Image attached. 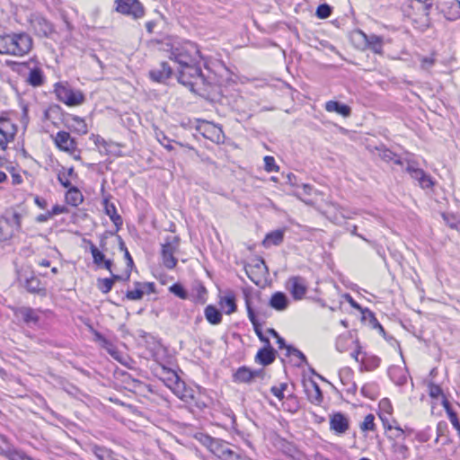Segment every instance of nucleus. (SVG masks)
Returning <instances> with one entry per match:
<instances>
[{
    "instance_id": "obj_24",
    "label": "nucleus",
    "mask_w": 460,
    "mask_h": 460,
    "mask_svg": "<svg viewBox=\"0 0 460 460\" xmlns=\"http://www.w3.org/2000/svg\"><path fill=\"white\" fill-rule=\"evenodd\" d=\"M231 449L232 448L226 441L219 438H215L208 450L219 459L225 460Z\"/></svg>"
},
{
    "instance_id": "obj_17",
    "label": "nucleus",
    "mask_w": 460,
    "mask_h": 460,
    "mask_svg": "<svg viewBox=\"0 0 460 460\" xmlns=\"http://www.w3.org/2000/svg\"><path fill=\"white\" fill-rule=\"evenodd\" d=\"M288 285V290L295 300H301L307 292V282L301 276L289 278Z\"/></svg>"
},
{
    "instance_id": "obj_25",
    "label": "nucleus",
    "mask_w": 460,
    "mask_h": 460,
    "mask_svg": "<svg viewBox=\"0 0 460 460\" xmlns=\"http://www.w3.org/2000/svg\"><path fill=\"white\" fill-rule=\"evenodd\" d=\"M289 301L287 295L283 292L277 291L272 294L269 305L277 311H284L288 306Z\"/></svg>"
},
{
    "instance_id": "obj_37",
    "label": "nucleus",
    "mask_w": 460,
    "mask_h": 460,
    "mask_svg": "<svg viewBox=\"0 0 460 460\" xmlns=\"http://www.w3.org/2000/svg\"><path fill=\"white\" fill-rule=\"evenodd\" d=\"M4 223L7 227L13 229L14 233L20 232L22 228V215L17 211H13L10 217L4 218Z\"/></svg>"
},
{
    "instance_id": "obj_27",
    "label": "nucleus",
    "mask_w": 460,
    "mask_h": 460,
    "mask_svg": "<svg viewBox=\"0 0 460 460\" xmlns=\"http://www.w3.org/2000/svg\"><path fill=\"white\" fill-rule=\"evenodd\" d=\"M285 230L277 229L268 233L262 241L264 247H270V245L278 246L283 243Z\"/></svg>"
},
{
    "instance_id": "obj_36",
    "label": "nucleus",
    "mask_w": 460,
    "mask_h": 460,
    "mask_svg": "<svg viewBox=\"0 0 460 460\" xmlns=\"http://www.w3.org/2000/svg\"><path fill=\"white\" fill-rule=\"evenodd\" d=\"M379 156L385 162H394L395 164L402 166L404 164V161L398 155L394 153L390 149L382 148L379 149Z\"/></svg>"
},
{
    "instance_id": "obj_55",
    "label": "nucleus",
    "mask_w": 460,
    "mask_h": 460,
    "mask_svg": "<svg viewBox=\"0 0 460 460\" xmlns=\"http://www.w3.org/2000/svg\"><path fill=\"white\" fill-rule=\"evenodd\" d=\"M380 361L381 359L378 357L372 356L366 362H364L365 367L368 371L374 370L379 367Z\"/></svg>"
},
{
    "instance_id": "obj_34",
    "label": "nucleus",
    "mask_w": 460,
    "mask_h": 460,
    "mask_svg": "<svg viewBox=\"0 0 460 460\" xmlns=\"http://www.w3.org/2000/svg\"><path fill=\"white\" fill-rule=\"evenodd\" d=\"M117 240H118V243H119V249L123 252L124 253V258L127 261V270H126V279H129L130 278V272L134 267V261H133V259H132V256L130 255L126 244H125V242L123 241L122 237L120 235H118L117 234Z\"/></svg>"
},
{
    "instance_id": "obj_11",
    "label": "nucleus",
    "mask_w": 460,
    "mask_h": 460,
    "mask_svg": "<svg viewBox=\"0 0 460 460\" xmlns=\"http://www.w3.org/2000/svg\"><path fill=\"white\" fill-rule=\"evenodd\" d=\"M171 391L181 401L189 403L194 402L196 406L199 409H202L205 404L199 403L196 401L195 398V391L188 386L182 379L172 387Z\"/></svg>"
},
{
    "instance_id": "obj_40",
    "label": "nucleus",
    "mask_w": 460,
    "mask_h": 460,
    "mask_svg": "<svg viewBox=\"0 0 460 460\" xmlns=\"http://www.w3.org/2000/svg\"><path fill=\"white\" fill-rule=\"evenodd\" d=\"M90 252L93 256V263L97 266H102L105 260V255L102 251L99 250L92 241H88Z\"/></svg>"
},
{
    "instance_id": "obj_31",
    "label": "nucleus",
    "mask_w": 460,
    "mask_h": 460,
    "mask_svg": "<svg viewBox=\"0 0 460 460\" xmlns=\"http://www.w3.org/2000/svg\"><path fill=\"white\" fill-rule=\"evenodd\" d=\"M309 385L312 387V390H310L309 387H307L305 389V391L307 393L308 400L312 403L319 405L320 403H322V402L323 400V395L322 390H321L320 386L318 385V384L316 382H314V380H310Z\"/></svg>"
},
{
    "instance_id": "obj_5",
    "label": "nucleus",
    "mask_w": 460,
    "mask_h": 460,
    "mask_svg": "<svg viewBox=\"0 0 460 460\" xmlns=\"http://www.w3.org/2000/svg\"><path fill=\"white\" fill-rule=\"evenodd\" d=\"M55 93L58 99L67 106L80 105L85 100L84 94L81 91L72 89L67 83H57Z\"/></svg>"
},
{
    "instance_id": "obj_47",
    "label": "nucleus",
    "mask_w": 460,
    "mask_h": 460,
    "mask_svg": "<svg viewBox=\"0 0 460 460\" xmlns=\"http://www.w3.org/2000/svg\"><path fill=\"white\" fill-rule=\"evenodd\" d=\"M169 290L171 293H172L174 296L181 298L186 299L188 297V292L184 288V287L181 283H174L170 288Z\"/></svg>"
},
{
    "instance_id": "obj_30",
    "label": "nucleus",
    "mask_w": 460,
    "mask_h": 460,
    "mask_svg": "<svg viewBox=\"0 0 460 460\" xmlns=\"http://www.w3.org/2000/svg\"><path fill=\"white\" fill-rule=\"evenodd\" d=\"M161 375L164 385L170 390L174 386V384L176 385L181 379L179 375L174 370L164 366L162 367Z\"/></svg>"
},
{
    "instance_id": "obj_29",
    "label": "nucleus",
    "mask_w": 460,
    "mask_h": 460,
    "mask_svg": "<svg viewBox=\"0 0 460 460\" xmlns=\"http://www.w3.org/2000/svg\"><path fill=\"white\" fill-rule=\"evenodd\" d=\"M252 369L246 366L238 367L233 374V382L238 384H250L252 379Z\"/></svg>"
},
{
    "instance_id": "obj_54",
    "label": "nucleus",
    "mask_w": 460,
    "mask_h": 460,
    "mask_svg": "<svg viewBox=\"0 0 460 460\" xmlns=\"http://www.w3.org/2000/svg\"><path fill=\"white\" fill-rule=\"evenodd\" d=\"M93 143L95 144V146H102L106 153H108V147L111 146V142H108L106 141L102 137H101L100 135H94L93 134L92 137H90Z\"/></svg>"
},
{
    "instance_id": "obj_35",
    "label": "nucleus",
    "mask_w": 460,
    "mask_h": 460,
    "mask_svg": "<svg viewBox=\"0 0 460 460\" xmlns=\"http://www.w3.org/2000/svg\"><path fill=\"white\" fill-rule=\"evenodd\" d=\"M27 82L29 84L34 87L42 85L44 83V75L42 70L38 67L31 69Z\"/></svg>"
},
{
    "instance_id": "obj_22",
    "label": "nucleus",
    "mask_w": 460,
    "mask_h": 460,
    "mask_svg": "<svg viewBox=\"0 0 460 460\" xmlns=\"http://www.w3.org/2000/svg\"><path fill=\"white\" fill-rule=\"evenodd\" d=\"M245 305H246V309H247L248 318L253 326V330H254L256 335L258 336L259 340L261 342L267 343L268 341H270V339L263 334L262 330H261V325L256 317V314L251 305V302L248 297H246V299H245Z\"/></svg>"
},
{
    "instance_id": "obj_13",
    "label": "nucleus",
    "mask_w": 460,
    "mask_h": 460,
    "mask_svg": "<svg viewBox=\"0 0 460 460\" xmlns=\"http://www.w3.org/2000/svg\"><path fill=\"white\" fill-rule=\"evenodd\" d=\"M12 38H13L12 47L13 56H23L31 50L32 40L27 33H13Z\"/></svg>"
},
{
    "instance_id": "obj_59",
    "label": "nucleus",
    "mask_w": 460,
    "mask_h": 460,
    "mask_svg": "<svg viewBox=\"0 0 460 460\" xmlns=\"http://www.w3.org/2000/svg\"><path fill=\"white\" fill-rule=\"evenodd\" d=\"M157 140L167 150L172 151L173 149V146L170 144V140L163 132L157 134Z\"/></svg>"
},
{
    "instance_id": "obj_58",
    "label": "nucleus",
    "mask_w": 460,
    "mask_h": 460,
    "mask_svg": "<svg viewBox=\"0 0 460 460\" xmlns=\"http://www.w3.org/2000/svg\"><path fill=\"white\" fill-rule=\"evenodd\" d=\"M14 234L13 229L5 230L4 226L0 225V240L7 241L10 240Z\"/></svg>"
},
{
    "instance_id": "obj_9",
    "label": "nucleus",
    "mask_w": 460,
    "mask_h": 460,
    "mask_svg": "<svg viewBox=\"0 0 460 460\" xmlns=\"http://www.w3.org/2000/svg\"><path fill=\"white\" fill-rule=\"evenodd\" d=\"M13 315L22 321L28 327H34L39 324V311L30 306H19L12 308Z\"/></svg>"
},
{
    "instance_id": "obj_19",
    "label": "nucleus",
    "mask_w": 460,
    "mask_h": 460,
    "mask_svg": "<svg viewBox=\"0 0 460 460\" xmlns=\"http://www.w3.org/2000/svg\"><path fill=\"white\" fill-rule=\"evenodd\" d=\"M172 75V69L170 65L163 61L158 67H155L149 71V78L156 83L164 84Z\"/></svg>"
},
{
    "instance_id": "obj_28",
    "label": "nucleus",
    "mask_w": 460,
    "mask_h": 460,
    "mask_svg": "<svg viewBox=\"0 0 460 460\" xmlns=\"http://www.w3.org/2000/svg\"><path fill=\"white\" fill-rule=\"evenodd\" d=\"M365 39L366 44L374 53L381 54L383 51V38L375 34L367 35L360 32Z\"/></svg>"
},
{
    "instance_id": "obj_41",
    "label": "nucleus",
    "mask_w": 460,
    "mask_h": 460,
    "mask_svg": "<svg viewBox=\"0 0 460 460\" xmlns=\"http://www.w3.org/2000/svg\"><path fill=\"white\" fill-rule=\"evenodd\" d=\"M222 130L220 128H216L213 125H208V128L202 133V135L213 142H219L221 138Z\"/></svg>"
},
{
    "instance_id": "obj_12",
    "label": "nucleus",
    "mask_w": 460,
    "mask_h": 460,
    "mask_svg": "<svg viewBox=\"0 0 460 460\" xmlns=\"http://www.w3.org/2000/svg\"><path fill=\"white\" fill-rule=\"evenodd\" d=\"M437 9L448 21H456L460 18L459 0H438Z\"/></svg>"
},
{
    "instance_id": "obj_33",
    "label": "nucleus",
    "mask_w": 460,
    "mask_h": 460,
    "mask_svg": "<svg viewBox=\"0 0 460 460\" xmlns=\"http://www.w3.org/2000/svg\"><path fill=\"white\" fill-rule=\"evenodd\" d=\"M352 372L350 369H345L340 372V379L344 385H347L346 393L354 395L358 390L355 382L352 381Z\"/></svg>"
},
{
    "instance_id": "obj_57",
    "label": "nucleus",
    "mask_w": 460,
    "mask_h": 460,
    "mask_svg": "<svg viewBox=\"0 0 460 460\" xmlns=\"http://www.w3.org/2000/svg\"><path fill=\"white\" fill-rule=\"evenodd\" d=\"M378 416L383 423L384 429L385 430H394V426L392 424V420H390L391 415H385V413H378Z\"/></svg>"
},
{
    "instance_id": "obj_62",
    "label": "nucleus",
    "mask_w": 460,
    "mask_h": 460,
    "mask_svg": "<svg viewBox=\"0 0 460 460\" xmlns=\"http://www.w3.org/2000/svg\"><path fill=\"white\" fill-rule=\"evenodd\" d=\"M51 217L56 215L63 214L67 212V208L65 206L55 205L52 207L51 210H49Z\"/></svg>"
},
{
    "instance_id": "obj_32",
    "label": "nucleus",
    "mask_w": 460,
    "mask_h": 460,
    "mask_svg": "<svg viewBox=\"0 0 460 460\" xmlns=\"http://www.w3.org/2000/svg\"><path fill=\"white\" fill-rule=\"evenodd\" d=\"M204 314L206 320L212 325H217L222 322V313L213 305L205 307Z\"/></svg>"
},
{
    "instance_id": "obj_18",
    "label": "nucleus",
    "mask_w": 460,
    "mask_h": 460,
    "mask_svg": "<svg viewBox=\"0 0 460 460\" xmlns=\"http://www.w3.org/2000/svg\"><path fill=\"white\" fill-rule=\"evenodd\" d=\"M277 350L271 346L270 341L264 343L255 355L254 360L256 363L266 367L272 364L277 357Z\"/></svg>"
},
{
    "instance_id": "obj_20",
    "label": "nucleus",
    "mask_w": 460,
    "mask_h": 460,
    "mask_svg": "<svg viewBox=\"0 0 460 460\" xmlns=\"http://www.w3.org/2000/svg\"><path fill=\"white\" fill-rule=\"evenodd\" d=\"M349 428V419L341 412L333 413L330 418V429L336 434H344Z\"/></svg>"
},
{
    "instance_id": "obj_23",
    "label": "nucleus",
    "mask_w": 460,
    "mask_h": 460,
    "mask_svg": "<svg viewBox=\"0 0 460 460\" xmlns=\"http://www.w3.org/2000/svg\"><path fill=\"white\" fill-rule=\"evenodd\" d=\"M104 211L115 226V232H119L123 225V219L120 215L117 213V208L113 203L109 202L107 199L103 200Z\"/></svg>"
},
{
    "instance_id": "obj_42",
    "label": "nucleus",
    "mask_w": 460,
    "mask_h": 460,
    "mask_svg": "<svg viewBox=\"0 0 460 460\" xmlns=\"http://www.w3.org/2000/svg\"><path fill=\"white\" fill-rule=\"evenodd\" d=\"M93 452L99 460H117L112 457L111 452L105 447L94 446Z\"/></svg>"
},
{
    "instance_id": "obj_1",
    "label": "nucleus",
    "mask_w": 460,
    "mask_h": 460,
    "mask_svg": "<svg viewBox=\"0 0 460 460\" xmlns=\"http://www.w3.org/2000/svg\"><path fill=\"white\" fill-rule=\"evenodd\" d=\"M169 58L179 65L178 82L192 93H208L220 84L197 43L186 40L172 45Z\"/></svg>"
},
{
    "instance_id": "obj_51",
    "label": "nucleus",
    "mask_w": 460,
    "mask_h": 460,
    "mask_svg": "<svg viewBox=\"0 0 460 460\" xmlns=\"http://www.w3.org/2000/svg\"><path fill=\"white\" fill-rule=\"evenodd\" d=\"M145 290L140 288H135L133 290H128L126 292V298L131 301H137L143 298Z\"/></svg>"
},
{
    "instance_id": "obj_44",
    "label": "nucleus",
    "mask_w": 460,
    "mask_h": 460,
    "mask_svg": "<svg viewBox=\"0 0 460 460\" xmlns=\"http://www.w3.org/2000/svg\"><path fill=\"white\" fill-rule=\"evenodd\" d=\"M420 68L425 71H429L437 62L436 54L432 53L429 57H420Z\"/></svg>"
},
{
    "instance_id": "obj_45",
    "label": "nucleus",
    "mask_w": 460,
    "mask_h": 460,
    "mask_svg": "<svg viewBox=\"0 0 460 460\" xmlns=\"http://www.w3.org/2000/svg\"><path fill=\"white\" fill-rule=\"evenodd\" d=\"M112 287L113 280L110 279L109 278L97 279V288L103 294L109 293L112 289Z\"/></svg>"
},
{
    "instance_id": "obj_3",
    "label": "nucleus",
    "mask_w": 460,
    "mask_h": 460,
    "mask_svg": "<svg viewBox=\"0 0 460 460\" xmlns=\"http://www.w3.org/2000/svg\"><path fill=\"white\" fill-rule=\"evenodd\" d=\"M180 243V236L167 235L164 237V243L161 244L163 264L168 270H172L177 265L178 260L174 257V253L179 251Z\"/></svg>"
},
{
    "instance_id": "obj_48",
    "label": "nucleus",
    "mask_w": 460,
    "mask_h": 460,
    "mask_svg": "<svg viewBox=\"0 0 460 460\" xmlns=\"http://www.w3.org/2000/svg\"><path fill=\"white\" fill-rule=\"evenodd\" d=\"M225 460H252L239 448L231 449Z\"/></svg>"
},
{
    "instance_id": "obj_7",
    "label": "nucleus",
    "mask_w": 460,
    "mask_h": 460,
    "mask_svg": "<svg viewBox=\"0 0 460 460\" xmlns=\"http://www.w3.org/2000/svg\"><path fill=\"white\" fill-rule=\"evenodd\" d=\"M405 162L407 163L405 171L413 180L418 181V184L421 189L425 190L433 188L435 181L424 170L419 168L415 161L405 160Z\"/></svg>"
},
{
    "instance_id": "obj_6",
    "label": "nucleus",
    "mask_w": 460,
    "mask_h": 460,
    "mask_svg": "<svg viewBox=\"0 0 460 460\" xmlns=\"http://www.w3.org/2000/svg\"><path fill=\"white\" fill-rule=\"evenodd\" d=\"M116 12L135 20L145 15V8L139 0H115Z\"/></svg>"
},
{
    "instance_id": "obj_50",
    "label": "nucleus",
    "mask_w": 460,
    "mask_h": 460,
    "mask_svg": "<svg viewBox=\"0 0 460 460\" xmlns=\"http://www.w3.org/2000/svg\"><path fill=\"white\" fill-rule=\"evenodd\" d=\"M379 412L385 413V415H392L393 405L388 398H383L378 404Z\"/></svg>"
},
{
    "instance_id": "obj_56",
    "label": "nucleus",
    "mask_w": 460,
    "mask_h": 460,
    "mask_svg": "<svg viewBox=\"0 0 460 460\" xmlns=\"http://www.w3.org/2000/svg\"><path fill=\"white\" fill-rule=\"evenodd\" d=\"M100 346L102 349H106L107 352L112 357H115V355L118 353L115 345L107 338L104 341H102V343H100Z\"/></svg>"
},
{
    "instance_id": "obj_15",
    "label": "nucleus",
    "mask_w": 460,
    "mask_h": 460,
    "mask_svg": "<svg viewBox=\"0 0 460 460\" xmlns=\"http://www.w3.org/2000/svg\"><path fill=\"white\" fill-rule=\"evenodd\" d=\"M58 180L63 187L68 189L65 197L66 203L73 207L79 206L84 201V196L80 190L75 186H72L70 181L64 179L61 173L58 174Z\"/></svg>"
},
{
    "instance_id": "obj_43",
    "label": "nucleus",
    "mask_w": 460,
    "mask_h": 460,
    "mask_svg": "<svg viewBox=\"0 0 460 460\" xmlns=\"http://www.w3.org/2000/svg\"><path fill=\"white\" fill-rule=\"evenodd\" d=\"M286 356L287 357L296 356L297 358H299L300 363L296 364V367H301L302 363L305 365H308V361H307L305 355L301 350H299L298 349H296L293 346L288 347V352H286Z\"/></svg>"
},
{
    "instance_id": "obj_26",
    "label": "nucleus",
    "mask_w": 460,
    "mask_h": 460,
    "mask_svg": "<svg viewBox=\"0 0 460 460\" xmlns=\"http://www.w3.org/2000/svg\"><path fill=\"white\" fill-rule=\"evenodd\" d=\"M325 110L328 112H336L345 118L351 114L350 107L338 101H328L325 103Z\"/></svg>"
},
{
    "instance_id": "obj_4",
    "label": "nucleus",
    "mask_w": 460,
    "mask_h": 460,
    "mask_svg": "<svg viewBox=\"0 0 460 460\" xmlns=\"http://www.w3.org/2000/svg\"><path fill=\"white\" fill-rule=\"evenodd\" d=\"M17 281L28 293L38 295L41 297L47 296L45 284L32 271L27 272L23 270H18Z\"/></svg>"
},
{
    "instance_id": "obj_38",
    "label": "nucleus",
    "mask_w": 460,
    "mask_h": 460,
    "mask_svg": "<svg viewBox=\"0 0 460 460\" xmlns=\"http://www.w3.org/2000/svg\"><path fill=\"white\" fill-rule=\"evenodd\" d=\"M13 39L12 34L0 35V54L12 55Z\"/></svg>"
},
{
    "instance_id": "obj_39",
    "label": "nucleus",
    "mask_w": 460,
    "mask_h": 460,
    "mask_svg": "<svg viewBox=\"0 0 460 460\" xmlns=\"http://www.w3.org/2000/svg\"><path fill=\"white\" fill-rule=\"evenodd\" d=\"M220 304L227 307V310L226 311V314H232L237 309L235 296L232 292L227 294L224 297H221Z\"/></svg>"
},
{
    "instance_id": "obj_14",
    "label": "nucleus",
    "mask_w": 460,
    "mask_h": 460,
    "mask_svg": "<svg viewBox=\"0 0 460 460\" xmlns=\"http://www.w3.org/2000/svg\"><path fill=\"white\" fill-rule=\"evenodd\" d=\"M56 146L69 155H74L77 149V142L67 131L60 130L53 137Z\"/></svg>"
},
{
    "instance_id": "obj_21",
    "label": "nucleus",
    "mask_w": 460,
    "mask_h": 460,
    "mask_svg": "<svg viewBox=\"0 0 460 460\" xmlns=\"http://www.w3.org/2000/svg\"><path fill=\"white\" fill-rule=\"evenodd\" d=\"M65 126L70 130L76 132L79 135L87 133V124L84 119L75 115L67 114L64 118Z\"/></svg>"
},
{
    "instance_id": "obj_49",
    "label": "nucleus",
    "mask_w": 460,
    "mask_h": 460,
    "mask_svg": "<svg viewBox=\"0 0 460 460\" xmlns=\"http://www.w3.org/2000/svg\"><path fill=\"white\" fill-rule=\"evenodd\" d=\"M332 7L328 4H321L316 9V16L320 19H327L332 14Z\"/></svg>"
},
{
    "instance_id": "obj_64",
    "label": "nucleus",
    "mask_w": 460,
    "mask_h": 460,
    "mask_svg": "<svg viewBox=\"0 0 460 460\" xmlns=\"http://www.w3.org/2000/svg\"><path fill=\"white\" fill-rule=\"evenodd\" d=\"M143 289L145 294H153L156 292L155 284L154 282H143Z\"/></svg>"
},
{
    "instance_id": "obj_63",
    "label": "nucleus",
    "mask_w": 460,
    "mask_h": 460,
    "mask_svg": "<svg viewBox=\"0 0 460 460\" xmlns=\"http://www.w3.org/2000/svg\"><path fill=\"white\" fill-rule=\"evenodd\" d=\"M117 232H113V231H106L104 234H102L100 237V247L101 249L103 251L106 249V239L109 235H113L115 234Z\"/></svg>"
},
{
    "instance_id": "obj_60",
    "label": "nucleus",
    "mask_w": 460,
    "mask_h": 460,
    "mask_svg": "<svg viewBox=\"0 0 460 460\" xmlns=\"http://www.w3.org/2000/svg\"><path fill=\"white\" fill-rule=\"evenodd\" d=\"M447 424L446 421H439L437 425V438L436 441L438 440V438L443 437L446 435V432L447 431Z\"/></svg>"
},
{
    "instance_id": "obj_53",
    "label": "nucleus",
    "mask_w": 460,
    "mask_h": 460,
    "mask_svg": "<svg viewBox=\"0 0 460 460\" xmlns=\"http://www.w3.org/2000/svg\"><path fill=\"white\" fill-rule=\"evenodd\" d=\"M195 438L208 449L210 448L212 442L216 438L205 433H198Z\"/></svg>"
},
{
    "instance_id": "obj_8",
    "label": "nucleus",
    "mask_w": 460,
    "mask_h": 460,
    "mask_svg": "<svg viewBox=\"0 0 460 460\" xmlns=\"http://www.w3.org/2000/svg\"><path fill=\"white\" fill-rule=\"evenodd\" d=\"M29 22L38 37L48 38L54 31L53 24L41 14H31Z\"/></svg>"
},
{
    "instance_id": "obj_61",
    "label": "nucleus",
    "mask_w": 460,
    "mask_h": 460,
    "mask_svg": "<svg viewBox=\"0 0 460 460\" xmlns=\"http://www.w3.org/2000/svg\"><path fill=\"white\" fill-rule=\"evenodd\" d=\"M440 394H442V389L439 385L435 384H430L429 385V395L432 398H438Z\"/></svg>"
},
{
    "instance_id": "obj_52",
    "label": "nucleus",
    "mask_w": 460,
    "mask_h": 460,
    "mask_svg": "<svg viewBox=\"0 0 460 460\" xmlns=\"http://www.w3.org/2000/svg\"><path fill=\"white\" fill-rule=\"evenodd\" d=\"M264 168L269 172H277L279 170V166L276 164L273 156L266 155L264 157Z\"/></svg>"
},
{
    "instance_id": "obj_10",
    "label": "nucleus",
    "mask_w": 460,
    "mask_h": 460,
    "mask_svg": "<svg viewBox=\"0 0 460 460\" xmlns=\"http://www.w3.org/2000/svg\"><path fill=\"white\" fill-rule=\"evenodd\" d=\"M17 127L10 119L0 117V149L6 150L8 143L13 141Z\"/></svg>"
},
{
    "instance_id": "obj_16",
    "label": "nucleus",
    "mask_w": 460,
    "mask_h": 460,
    "mask_svg": "<svg viewBox=\"0 0 460 460\" xmlns=\"http://www.w3.org/2000/svg\"><path fill=\"white\" fill-rule=\"evenodd\" d=\"M267 270L266 262L262 258H257L252 263L244 266V271L247 277L256 285H259L261 275Z\"/></svg>"
},
{
    "instance_id": "obj_46",
    "label": "nucleus",
    "mask_w": 460,
    "mask_h": 460,
    "mask_svg": "<svg viewBox=\"0 0 460 460\" xmlns=\"http://www.w3.org/2000/svg\"><path fill=\"white\" fill-rule=\"evenodd\" d=\"M362 431H374L376 429L375 416L372 413L367 414L360 424Z\"/></svg>"
},
{
    "instance_id": "obj_2",
    "label": "nucleus",
    "mask_w": 460,
    "mask_h": 460,
    "mask_svg": "<svg viewBox=\"0 0 460 460\" xmlns=\"http://www.w3.org/2000/svg\"><path fill=\"white\" fill-rule=\"evenodd\" d=\"M432 4L428 0H411L407 9V15L411 18L414 28L425 31L431 25L429 12Z\"/></svg>"
}]
</instances>
